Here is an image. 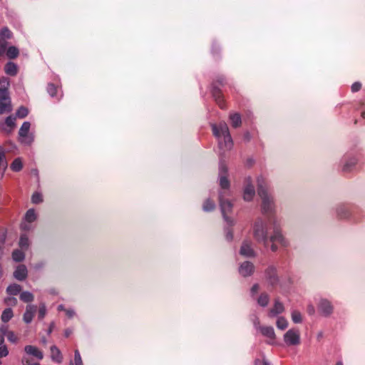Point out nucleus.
<instances>
[{
  "label": "nucleus",
  "instance_id": "obj_1",
  "mask_svg": "<svg viewBox=\"0 0 365 365\" xmlns=\"http://www.w3.org/2000/svg\"><path fill=\"white\" fill-rule=\"evenodd\" d=\"M212 130L215 137L219 139L220 147L230 150L233 147V141L227 125L223 122L218 125H212Z\"/></svg>",
  "mask_w": 365,
  "mask_h": 365
},
{
  "label": "nucleus",
  "instance_id": "obj_2",
  "mask_svg": "<svg viewBox=\"0 0 365 365\" xmlns=\"http://www.w3.org/2000/svg\"><path fill=\"white\" fill-rule=\"evenodd\" d=\"M257 193L262 199V208L264 212L271 211L274 207L272 197L268 194L265 179L259 176L257 179Z\"/></svg>",
  "mask_w": 365,
  "mask_h": 365
},
{
  "label": "nucleus",
  "instance_id": "obj_3",
  "mask_svg": "<svg viewBox=\"0 0 365 365\" xmlns=\"http://www.w3.org/2000/svg\"><path fill=\"white\" fill-rule=\"evenodd\" d=\"M224 83L225 78L223 76H220L212 82L211 89V93L213 98H215V102L221 108H225V102L219 86H224Z\"/></svg>",
  "mask_w": 365,
  "mask_h": 365
},
{
  "label": "nucleus",
  "instance_id": "obj_4",
  "mask_svg": "<svg viewBox=\"0 0 365 365\" xmlns=\"http://www.w3.org/2000/svg\"><path fill=\"white\" fill-rule=\"evenodd\" d=\"M267 230V224L261 220H258L255 222L253 227L254 237L257 242H263L264 245H267L268 242Z\"/></svg>",
  "mask_w": 365,
  "mask_h": 365
},
{
  "label": "nucleus",
  "instance_id": "obj_5",
  "mask_svg": "<svg viewBox=\"0 0 365 365\" xmlns=\"http://www.w3.org/2000/svg\"><path fill=\"white\" fill-rule=\"evenodd\" d=\"M31 123L25 121L21 125L19 131V141L25 145H30L34 140V135L29 132Z\"/></svg>",
  "mask_w": 365,
  "mask_h": 365
},
{
  "label": "nucleus",
  "instance_id": "obj_6",
  "mask_svg": "<svg viewBox=\"0 0 365 365\" xmlns=\"http://www.w3.org/2000/svg\"><path fill=\"white\" fill-rule=\"evenodd\" d=\"M284 341L287 346H297L301 342L298 329H290L284 334Z\"/></svg>",
  "mask_w": 365,
  "mask_h": 365
},
{
  "label": "nucleus",
  "instance_id": "obj_7",
  "mask_svg": "<svg viewBox=\"0 0 365 365\" xmlns=\"http://www.w3.org/2000/svg\"><path fill=\"white\" fill-rule=\"evenodd\" d=\"M219 182L222 189L228 190L230 181L227 178V168L225 165L221 164L219 168Z\"/></svg>",
  "mask_w": 365,
  "mask_h": 365
},
{
  "label": "nucleus",
  "instance_id": "obj_8",
  "mask_svg": "<svg viewBox=\"0 0 365 365\" xmlns=\"http://www.w3.org/2000/svg\"><path fill=\"white\" fill-rule=\"evenodd\" d=\"M334 307L331 303L325 299H322L318 304V310L324 317H329L333 312Z\"/></svg>",
  "mask_w": 365,
  "mask_h": 365
},
{
  "label": "nucleus",
  "instance_id": "obj_9",
  "mask_svg": "<svg viewBox=\"0 0 365 365\" xmlns=\"http://www.w3.org/2000/svg\"><path fill=\"white\" fill-rule=\"evenodd\" d=\"M220 202L222 213L225 220L230 225H232V221L227 216V215L232 211V204L229 200H224L222 194L220 195Z\"/></svg>",
  "mask_w": 365,
  "mask_h": 365
},
{
  "label": "nucleus",
  "instance_id": "obj_10",
  "mask_svg": "<svg viewBox=\"0 0 365 365\" xmlns=\"http://www.w3.org/2000/svg\"><path fill=\"white\" fill-rule=\"evenodd\" d=\"M270 241L273 242L271 246V250L273 252H276L277 250V247L274 245L275 242H279L283 247H287L289 245L288 242L278 230L274 231V233L270 237Z\"/></svg>",
  "mask_w": 365,
  "mask_h": 365
},
{
  "label": "nucleus",
  "instance_id": "obj_11",
  "mask_svg": "<svg viewBox=\"0 0 365 365\" xmlns=\"http://www.w3.org/2000/svg\"><path fill=\"white\" fill-rule=\"evenodd\" d=\"M12 110L9 95L0 96V114L9 113Z\"/></svg>",
  "mask_w": 365,
  "mask_h": 365
},
{
  "label": "nucleus",
  "instance_id": "obj_12",
  "mask_svg": "<svg viewBox=\"0 0 365 365\" xmlns=\"http://www.w3.org/2000/svg\"><path fill=\"white\" fill-rule=\"evenodd\" d=\"M36 219L35 210L34 209H29L24 217L25 221L21 224V228L23 230H29L30 229L29 223L34 222Z\"/></svg>",
  "mask_w": 365,
  "mask_h": 365
},
{
  "label": "nucleus",
  "instance_id": "obj_13",
  "mask_svg": "<svg viewBox=\"0 0 365 365\" xmlns=\"http://www.w3.org/2000/svg\"><path fill=\"white\" fill-rule=\"evenodd\" d=\"M16 127V117L8 116L4 123L0 124V129L6 133H11Z\"/></svg>",
  "mask_w": 365,
  "mask_h": 365
},
{
  "label": "nucleus",
  "instance_id": "obj_14",
  "mask_svg": "<svg viewBox=\"0 0 365 365\" xmlns=\"http://www.w3.org/2000/svg\"><path fill=\"white\" fill-rule=\"evenodd\" d=\"M254 270L255 266L250 262H243L241 264L239 268L240 274L245 277L252 275L254 272Z\"/></svg>",
  "mask_w": 365,
  "mask_h": 365
},
{
  "label": "nucleus",
  "instance_id": "obj_15",
  "mask_svg": "<svg viewBox=\"0 0 365 365\" xmlns=\"http://www.w3.org/2000/svg\"><path fill=\"white\" fill-rule=\"evenodd\" d=\"M240 255L251 257L255 256V252L253 249L252 248V242L250 240H245L243 241L240 250Z\"/></svg>",
  "mask_w": 365,
  "mask_h": 365
},
{
  "label": "nucleus",
  "instance_id": "obj_16",
  "mask_svg": "<svg viewBox=\"0 0 365 365\" xmlns=\"http://www.w3.org/2000/svg\"><path fill=\"white\" fill-rule=\"evenodd\" d=\"M24 351L27 355H31L36 357L38 360H41L43 358V352L36 346L32 345H27L24 347Z\"/></svg>",
  "mask_w": 365,
  "mask_h": 365
},
{
  "label": "nucleus",
  "instance_id": "obj_17",
  "mask_svg": "<svg viewBox=\"0 0 365 365\" xmlns=\"http://www.w3.org/2000/svg\"><path fill=\"white\" fill-rule=\"evenodd\" d=\"M28 275V270L24 264L19 265L14 272V277L19 281L24 280Z\"/></svg>",
  "mask_w": 365,
  "mask_h": 365
},
{
  "label": "nucleus",
  "instance_id": "obj_18",
  "mask_svg": "<svg viewBox=\"0 0 365 365\" xmlns=\"http://www.w3.org/2000/svg\"><path fill=\"white\" fill-rule=\"evenodd\" d=\"M284 311V308L282 303L278 300H275L273 307L271 308L269 311L268 316L269 317H274L279 314H282Z\"/></svg>",
  "mask_w": 365,
  "mask_h": 365
},
{
  "label": "nucleus",
  "instance_id": "obj_19",
  "mask_svg": "<svg viewBox=\"0 0 365 365\" xmlns=\"http://www.w3.org/2000/svg\"><path fill=\"white\" fill-rule=\"evenodd\" d=\"M265 275L267 279L272 285L275 284L278 282V279L276 274V269L274 267H269L265 271Z\"/></svg>",
  "mask_w": 365,
  "mask_h": 365
},
{
  "label": "nucleus",
  "instance_id": "obj_20",
  "mask_svg": "<svg viewBox=\"0 0 365 365\" xmlns=\"http://www.w3.org/2000/svg\"><path fill=\"white\" fill-rule=\"evenodd\" d=\"M36 311V307L34 305H27L26 312L24 314V321L29 324L30 323L34 317V313Z\"/></svg>",
  "mask_w": 365,
  "mask_h": 365
},
{
  "label": "nucleus",
  "instance_id": "obj_21",
  "mask_svg": "<svg viewBox=\"0 0 365 365\" xmlns=\"http://www.w3.org/2000/svg\"><path fill=\"white\" fill-rule=\"evenodd\" d=\"M260 331L262 335H264V336L269 339L270 343L274 342V341L276 338V335H275L274 330L273 327H260Z\"/></svg>",
  "mask_w": 365,
  "mask_h": 365
},
{
  "label": "nucleus",
  "instance_id": "obj_22",
  "mask_svg": "<svg viewBox=\"0 0 365 365\" xmlns=\"http://www.w3.org/2000/svg\"><path fill=\"white\" fill-rule=\"evenodd\" d=\"M229 119L231 122V125L233 128H237L241 126L242 125V118L241 115L238 113H230L229 115Z\"/></svg>",
  "mask_w": 365,
  "mask_h": 365
},
{
  "label": "nucleus",
  "instance_id": "obj_23",
  "mask_svg": "<svg viewBox=\"0 0 365 365\" xmlns=\"http://www.w3.org/2000/svg\"><path fill=\"white\" fill-rule=\"evenodd\" d=\"M4 71L7 75L14 76L18 73V66L13 62H8L4 66Z\"/></svg>",
  "mask_w": 365,
  "mask_h": 365
},
{
  "label": "nucleus",
  "instance_id": "obj_24",
  "mask_svg": "<svg viewBox=\"0 0 365 365\" xmlns=\"http://www.w3.org/2000/svg\"><path fill=\"white\" fill-rule=\"evenodd\" d=\"M255 195V188L252 185H248L245 190L243 197L246 201H251Z\"/></svg>",
  "mask_w": 365,
  "mask_h": 365
},
{
  "label": "nucleus",
  "instance_id": "obj_25",
  "mask_svg": "<svg viewBox=\"0 0 365 365\" xmlns=\"http://www.w3.org/2000/svg\"><path fill=\"white\" fill-rule=\"evenodd\" d=\"M1 331L2 334L6 336L7 339L14 344H16L18 342V337L12 331H7L6 328H1Z\"/></svg>",
  "mask_w": 365,
  "mask_h": 365
},
{
  "label": "nucleus",
  "instance_id": "obj_26",
  "mask_svg": "<svg viewBox=\"0 0 365 365\" xmlns=\"http://www.w3.org/2000/svg\"><path fill=\"white\" fill-rule=\"evenodd\" d=\"M9 86V81L6 77L0 78V96L1 93L4 95H9L8 88Z\"/></svg>",
  "mask_w": 365,
  "mask_h": 365
},
{
  "label": "nucleus",
  "instance_id": "obj_27",
  "mask_svg": "<svg viewBox=\"0 0 365 365\" xmlns=\"http://www.w3.org/2000/svg\"><path fill=\"white\" fill-rule=\"evenodd\" d=\"M51 355L53 361L61 363L62 361V355L60 350L56 346H52L51 347Z\"/></svg>",
  "mask_w": 365,
  "mask_h": 365
},
{
  "label": "nucleus",
  "instance_id": "obj_28",
  "mask_svg": "<svg viewBox=\"0 0 365 365\" xmlns=\"http://www.w3.org/2000/svg\"><path fill=\"white\" fill-rule=\"evenodd\" d=\"M10 168L14 172H19L23 168V162L21 158H16L10 165Z\"/></svg>",
  "mask_w": 365,
  "mask_h": 365
},
{
  "label": "nucleus",
  "instance_id": "obj_29",
  "mask_svg": "<svg viewBox=\"0 0 365 365\" xmlns=\"http://www.w3.org/2000/svg\"><path fill=\"white\" fill-rule=\"evenodd\" d=\"M21 290V287L17 284H12L6 289V292L10 295H16Z\"/></svg>",
  "mask_w": 365,
  "mask_h": 365
},
{
  "label": "nucleus",
  "instance_id": "obj_30",
  "mask_svg": "<svg viewBox=\"0 0 365 365\" xmlns=\"http://www.w3.org/2000/svg\"><path fill=\"white\" fill-rule=\"evenodd\" d=\"M13 311L11 308L4 309L1 314V319L4 322H8L13 317Z\"/></svg>",
  "mask_w": 365,
  "mask_h": 365
},
{
  "label": "nucleus",
  "instance_id": "obj_31",
  "mask_svg": "<svg viewBox=\"0 0 365 365\" xmlns=\"http://www.w3.org/2000/svg\"><path fill=\"white\" fill-rule=\"evenodd\" d=\"M220 46L214 42L211 45L210 52L214 58H218L220 56Z\"/></svg>",
  "mask_w": 365,
  "mask_h": 365
},
{
  "label": "nucleus",
  "instance_id": "obj_32",
  "mask_svg": "<svg viewBox=\"0 0 365 365\" xmlns=\"http://www.w3.org/2000/svg\"><path fill=\"white\" fill-rule=\"evenodd\" d=\"M20 299L24 302H31L34 301V297L32 293L29 292H23L20 294Z\"/></svg>",
  "mask_w": 365,
  "mask_h": 365
},
{
  "label": "nucleus",
  "instance_id": "obj_33",
  "mask_svg": "<svg viewBox=\"0 0 365 365\" xmlns=\"http://www.w3.org/2000/svg\"><path fill=\"white\" fill-rule=\"evenodd\" d=\"M269 301V295L266 293H262L257 299V303L262 307H266Z\"/></svg>",
  "mask_w": 365,
  "mask_h": 365
},
{
  "label": "nucleus",
  "instance_id": "obj_34",
  "mask_svg": "<svg viewBox=\"0 0 365 365\" xmlns=\"http://www.w3.org/2000/svg\"><path fill=\"white\" fill-rule=\"evenodd\" d=\"M19 49L15 46H10L6 50V56L9 58H15L19 56Z\"/></svg>",
  "mask_w": 365,
  "mask_h": 365
},
{
  "label": "nucleus",
  "instance_id": "obj_35",
  "mask_svg": "<svg viewBox=\"0 0 365 365\" xmlns=\"http://www.w3.org/2000/svg\"><path fill=\"white\" fill-rule=\"evenodd\" d=\"M276 324L277 328L281 330H284L288 327L287 320L282 317L277 319Z\"/></svg>",
  "mask_w": 365,
  "mask_h": 365
},
{
  "label": "nucleus",
  "instance_id": "obj_36",
  "mask_svg": "<svg viewBox=\"0 0 365 365\" xmlns=\"http://www.w3.org/2000/svg\"><path fill=\"white\" fill-rule=\"evenodd\" d=\"M24 257V253L21 250H16L12 253V258L15 262H21Z\"/></svg>",
  "mask_w": 365,
  "mask_h": 365
},
{
  "label": "nucleus",
  "instance_id": "obj_37",
  "mask_svg": "<svg viewBox=\"0 0 365 365\" xmlns=\"http://www.w3.org/2000/svg\"><path fill=\"white\" fill-rule=\"evenodd\" d=\"M11 35L12 34L8 28H2L0 31V40L4 39L6 41V39L10 38L11 37Z\"/></svg>",
  "mask_w": 365,
  "mask_h": 365
},
{
  "label": "nucleus",
  "instance_id": "obj_38",
  "mask_svg": "<svg viewBox=\"0 0 365 365\" xmlns=\"http://www.w3.org/2000/svg\"><path fill=\"white\" fill-rule=\"evenodd\" d=\"M215 207V202L210 199H207L203 204V210L205 212H210L214 210Z\"/></svg>",
  "mask_w": 365,
  "mask_h": 365
},
{
  "label": "nucleus",
  "instance_id": "obj_39",
  "mask_svg": "<svg viewBox=\"0 0 365 365\" xmlns=\"http://www.w3.org/2000/svg\"><path fill=\"white\" fill-rule=\"evenodd\" d=\"M292 319L295 324L301 323L302 322L301 313L297 310L292 311Z\"/></svg>",
  "mask_w": 365,
  "mask_h": 365
},
{
  "label": "nucleus",
  "instance_id": "obj_40",
  "mask_svg": "<svg viewBox=\"0 0 365 365\" xmlns=\"http://www.w3.org/2000/svg\"><path fill=\"white\" fill-rule=\"evenodd\" d=\"M29 110L26 108L21 106L16 112V116L19 118H24L27 116Z\"/></svg>",
  "mask_w": 365,
  "mask_h": 365
},
{
  "label": "nucleus",
  "instance_id": "obj_41",
  "mask_svg": "<svg viewBox=\"0 0 365 365\" xmlns=\"http://www.w3.org/2000/svg\"><path fill=\"white\" fill-rule=\"evenodd\" d=\"M47 91L51 97L57 96L58 88L53 83H49L47 86Z\"/></svg>",
  "mask_w": 365,
  "mask_h": 365
},
{
  "label": "nucleus",
  "instance_id": "obj_42",
  "mask_svg": "<svg viewBox=\"0 0 365 365\" xmlns=\"http://www.w3.org/2000/svg\"><path fill=\"white\" fill-rule=\"evenodd\" d=\"M23 365H40L38 362L34 361L33 359L29 358L28 356H25L21 359Z\"/></svg>",
  "mask_w": 365,
  "mask_h": 365
},
{
  "label": "nucleus",
  "instance_id": "obj_43",
  "mask_svg": "<svg viewBox=\"0 0 365 365\" xmlns=\"http://www.w3.org/2000/svg\"><path fill=\"white\" fill-rule=\"evenodd\" d=\"M29 245V238L24 235H21L19 240V246L21 248H27Z\"/></svg>",
  "mask_w": 365,
  "mask_h": 365
},
{
  "label": "nucleus",
  "instance_id": "obj_44",
  "mask_svg": "<svg viewBox=\"0 0 365 365\" xmlns=\"http://www.w3.org/2000/svg\"><path fill=\"white\" fill-rule=\"evenodd\" d=\"M31 201L34 204H38L43 201L42 195L39 192H35L32 195Z\"/></svg>",
  "mask_w": 365,
  "mask_h": 365
},
{
  "label": "nucleus",
  "instance_id": "obj_45",
  "mask_svg": "<svg viewBox=\"0 0 365 365\" xmlns=\"http://www.w3.org/2000/svg\"><path fill=\"white\" fill-rule=\"evenodd\" d=\"M46 309L44 304H41L38 309V319H42L46 316Z\"/></svg>",
  "mask_w": 365,
  "mask_h": 365
},
{
  "label": "nucleus",
  "instance_id": "obj_46",
  "mask_svg": "<svg viewBox=\"0 0 365 365\" xmlns=\"http://www.w3.org/2000/svg\"><path fill=\"white\" fill-rule=\"evenodd\" d=\"M0 165L4 166V168H7V163L5 160V153L2 149H0Z\"/></svg>",
  "mask_w": 365,
  "mask_h": 365
},
{
  "label": "nucleus",
  "instance_id": "obj_47",
  "mask_svg": "<svg viewBox=\"0 0 365 365\" xmlns=\"http://www.w3.org/2000/svg\"><path fill=\"white\" fill-rule=\"evenodd\" d=\"M74 360L76 365H83V361L78 350L75 351Z\"/></svg>",
  "mask_w": 365,
  "mask_h": 365
},
{
  "label": "nucleus",
  "instance_id": "obj_48",
  "mask_svg": "<svg viewBox=\"0 0 365 365\" xmlns=\"http://www.w3.org/2000/svg\"><path fill=\"white\" fill-rule=\"evenodd\" d=\"M7 46V41L5 40H0V56H1L6 51Z\"/></svg>",
  "mask_w": 365,
  "mask_h": 365
},
{
  "label": "nucleus",
  "instance_id": "obj_49",
  "mask_svg": "<svg viewBox=\"0 0 365 365\" xmlns=\"http://www.w3.org/2000/svg\"><path fill=\"white\" fill-rule=\"evenodd\" d=\"M9 354V351L6 346L3 345L0 346V358L5 357Z\"/></svg>",
  "mask_w": 365,
  "mask_h": 365
},
{
  "label": "nucleus",
  "instance_id": "obj_50",
  "mask_svg": "<svg viewBox=\"0 0 365 365\" xmlns=\"http://www.w3.org/2000/svg\"><path fill=\"white\" fill-rule=\"evenodd\" d=\"M351 91L355 93L361 88V83L360 82H355L351 85Z\"/></svg>",
  "mask_w": 365,
  "mask_h": 365
},
{
  "label": "nucleus",
  "instance_id": "obj_51",
  "mask_svg": "<svg viewBox=\"0 0 365 365\" xmlns=\"http://www.w3.org/2000/svg\"><path fill=\"white\" fill-rule=\"evenodd\" d=\"M5 302L9 305H16L17 300L14 297H8L5 299Z\"/></svg>",
  "mask_w": 365,
  "mask_h": 365
},
{
  "label": "nucleus",
  "instance_id": "obj_52",
  "mask_svg": "<svg viewBox=\"0 0 365 365\" xmlns=\"http://www.w3.org/2000/svg\"><path fill=\"white\" fill-rule=\"evenodd\" d=\"M259 289V286L258 284H255L251 288V294L252 295L255 294Z\"/></svg>",
  "mask_w": 365,
  "mask_h": 365
},
{
  "label": "nucleus",
  "instance_id": "obj_53",
  "mask_svg": "<svg viewBox=\"0 0 365 365\" xmlns=\"http://www.w3.org/2000/svg\"><path fill=\"white\" fill-rule=\"evenodd\" d=\"M252 138V136H251V134L250 132L248 131H246L244 135H243V139L245 142H249L250 141Z\"/></svg>",
  "mask_w": 365,
  "mask_h": 365
},
{
  "label": "nucleus",
  "instance_id": "obj_54",
  "mask_svg": "<svg viewBox=\"0 0 365 365\" xmlns=\"http://www.w3.org/2000/svg\"><path fill=\"white\" fill-rule=\"evenodd\" d=\"M307 312L309 315H313L315 313V309L312 304H309L307 307Z\"/></svg>",
  "mask_w": 365,
  "mask_h": 365
},
{
  "label": "nucleus",
  "instance_id": "obj_55",
  "mask_svg": "<svg viewBox=\"0 0 365 365\" xmlns=\"http://www.w3.org/2000/svg\"><path fill=\"white\" fill-rule=\"evenodd\" d=\"M66 314L69 318H71L75 315V312L72 309H66Z\"/></svg>",
  "mask_w": 365,
  "mask_h": 365
},
{
  "label": "nucleus",
  "instance_id": "obj_56",
  "mask_svg": "<svg viewBox=\"0 0 365 365\" xmlns=\"http://www.w3.org/2000/svg\"><path fill=\"white\" fill-rule=\"evenodd\" d=\"M355 165V161H352L350 164V165L351 166H354ZM343 170L344 171H349V163H346V165H344V168H343Z\"/></svg>",
  "mask_w": 365,
  "mask_h": 365
},
{
  "label": "nucleus",
  "instance_id": "obj_57",
  "mask_svg": "<svg viewBox=\"0 0 365 365\" xmlns=\"http://www.w3.org/2000/svg\"><path fill=\"white\" fill-rule=\"evenodd\" d=\"M73 332L71 329H66L64 331V335L66 337H68Z\"/></svg>",
  "mask_w": 365,
  "mask_h": 365
},
{
  "label": "nucleus",
  "instance_id": "obj_58",
  "mask_svg": "<svg viewBox=\"0 0 365 365\" xmlns=\"http://www.w3.org/2000/svg\"><path fill=\"white\" fill-rule=\"evenodd\" d=\"M4 240H5L4 234L3 232H0V245L4 243Z\"/></svg>",
  "mask_w": 365,
  "mask_h": 365
},
{
  "label": "nucleus",
  "instance_id": "obj_59",
  "mask_svg": "<svg viewBox=\"0 0 365 365\" xmlns=\"http://www.w3.org/2000/svg\"><path fill=\"white\" fill-rule=\"evenodd\" d=\"M227 238L229 240H231L232 239V233L231 232H227Z\"/></svg>",
  "mask_w": 365,
  "mask_h": 365
},
{
  "label": "nucleus",
  "instance_id": "obj_60",
  "mask_svg": "<svg viewBox=\"0 0 365 365\" xmlns=\"http://www.w3.org/2000/svg\"><path fill=\"white\" fill-rule=\"evenodd\" d=\"M53 327H54V324H53V323H51V324H50V327H49L48 334H50V333L52 331V329H53Z\"/></svg>",
  "mask_w": 365,
  "mask_h": 365
},
{
  "label": "nucleus",
  "instance_id": "obj_61",
  "mask_svg": "<svg viewBox=\"0 0 365 365\" xmlns=\"http://www.w3.org/2000/svg\"><path fill=\"white\" fill-rule=\"evenodd\" d=\"M4 341V336H0V346H3L2 344H3Z\"/></svg>",
  "mask_w": 365,
  "mask_h": 365
},
{
  "label": "nucleus",
  "instance_id": "obj_62",
  "mask_svg": "<svg viewBox=\"0 0 365 365\" xmlns=\"http://www.w3.org/2000/svg\"><path fill=\"white\" fill-rule=\"evenodd\" d=\"M260 365H269V363H267V361H263L262 362H260Z\"/></svg>",
  "mask_w": 365,
  "mask_h": 365
},
{
  "label": "nucleus",
  "instance_id": "obj_63",
  "mask_svg": "<svg viewBox=\"0 0 365 365\" xmlns=\"http://www.w3.org/2000/svg\"><path fill=\"white\" fill-rule=\"evenodd\" d=\"M335 365H343V363H342V361H339L336 362V364Z\"/></svg>",
  "mask_w": 365,
  "mask_h": 365
},
{
  "label": "nucleus",
  "instance_id": "obj_64",
  "mask_svg": "<svg viewBox=\"0 0 365 365\" xmlns=\"http://www.w3.org/2000/svg\"><path fill=\"white\" fill-rule=\"evenodd\" d=\"M361 115H362L363 118H364L365 117V112H363Z\"/></svg>",
  "mask_w": 365,
  "mask_h": 365
}]
</instances>
